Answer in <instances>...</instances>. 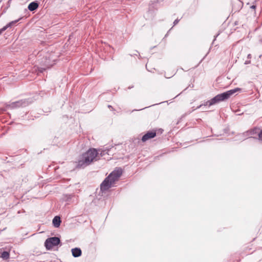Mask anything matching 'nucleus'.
Masks as SVG:
<instances>
[{"label":"nucleus","mask_w":262,"mask_h":262,"mask_svg":"<svg viewBox=\"0 0 262 262\" xmlns=\"http://www.w3.org/2000/svg\"><path fill=\"white\" fill-rule=\"evenodd\" d=\"M113 146L111 147H104L101 150V152L100 154L101 157H102L104 156L106 154L109 155V152L110 151V149L112 148Z\"/></svg>","instance_id":"obj_11"},{"label":"nucleus","mask_w":262,"mask_h":262,"mask_svg":"<svg viewBox=\"0 0 262 262\" xmlns=\"http://www.w3.org/2000/svg\"><path fill=\"white\" fill-rule=\"evenodd\" d=\"M219 34H217L216 36H215V38L217 37V36ZM214 39H215V38H214Z\"/></svg>","instance_id":"obj_23"},{"label":"nucleus","mask_w":262,"mask_h":262,"mask_svg":"<svg viewBox=\"0 0 262 262\" xmlns=\"http://www.w3.org/2000/svg\"><path fill=\"white\" fill-rule=\"evenodd\" d=\"M156 132L155 130L148 132L144 136H143L141 140L143 142H145L149 139L155 138L156 136Z\"/></svg>","instance_id":"obj_6"},{"label":"nucleus","mask_w":262,"mask_h":262,"mask_svg":"<svg viewBox=\"0 0 262 262\" xmlns=\"http://www.w3.org/2000/svg\"><path fill=\"white\" fill-rule=\"evenodd\" d=\"M30 102L29 99H22L19 101L13 102L7 105L8 108L14 109L20 107H25L29 105Z\"/></svg>","instance_id":"obj_5"},{"label":"nucleus","mask_w":262,"mask_h":262,"mask_svg":"<svg viewBox=\"0 0 262 262\" xmlns=\"http://www.w3.org/2000/svg\"><path fill=\"white\" fill-rule=\"evenodd\" d=\"M180 19H176L174 21H173V26H175L180 21Z\"/></svg>","instance_id":"obj_14"},{"label":"nucleus","mask_w":262,"mask_h":262,"mask_svg":"<svg viewBox=\"0 0 262 262\" xmlns=\"http://www.w3.org/2000/svg\"><path fill=\"white\" fill-rule=\"evenodd\" d=\"M60 243V239L57 237H52L47 238L45 242V246L47 249L50 250L54 246H57Z\"/></svg>","instance_id":"obj_4"},{"label":"nucleus","mask_w":262,"mask_h":262,"mask_svg":"<svg viewBox=\"0 0 262 262\" xmlns=\"http://www.w3.org/2000/svg\"><path fill=\"white\" fill-rule=\"evenodd\" d=\"M38 7V3L37 1H34L30 3L28 5V8L30 11L35 10Z\"/></svg>","instance_id":"obj_8"},{"label":"nucleus","mask_w":262,"mask_h":262,"mask_svg":"<svg viewBox=\"0 0 262 262\" xmlns=\"http://www.w3.org/2000/svg\"><path fill=\"white\" fill-rule=\"evenodd\" d=\"M152 5H154V3L152 2V3L150 4V8L151 7Z\"/></svg>","instance_id":"obj_21"},{"label":"nucleus","mask_w":262,"mask_h":262,"mask_svg":"<svg viewBox=\"0 0 262 262\" xmlns=\"http://www.w3.org/2000/svg\"><path fill=\"white\" fill-rule=\"evenodd\" d=\"M159 1L160 0H154L153 2H155V3H158L159 2Z\"/></svg>","instance_id":"obj_19"},{"label":"nucleus","mask_w":262,"mask_h":262,"mask_svg":"<svg viewBox=\"0 0 262 262\" xmlns=\"http://www.w3.org/2000/svg\"><path fill=\"white\" fill-rule=\"evenodd\" d=\"M251 9H255V8H256V5H253L251 6Z\"/></svg>","instance_id":"obj_17"},{"label":"nucleus","mask_w":262,"mask_h":262,"mask_svg":"<svg viewBox=\"0 0 262 262\" xmlns=\"http://www.w3.org/2000/svg\"><path fill=\"white\" fill-rule=\"evenodd\" d=\"M1 257L6 259L9 258V253L7 251H3L1 254Z\"/></svg>","instance_id":"obj_12"},{"label":"nucleus","mask_w":262,"mask_h":262,"mask_svg":"<svg viewBox=\"0 0 262 262\" xmlns=\"http://www.w3.org/2000/svg\"><path fill=\"white\" fill-rule=\"evenodd\" d=\"M108 106V108H110L113 109V107H112L111 105H108V106Z\"/></svg>","instance_id":"obj_20"},{"label":"nucleus","mask_w":262,"mask_h":262,"mask_svg":"<svg viewBox=\"0 0 262 262\" xmlns=\"http://www.w3.org/2000/svg\"><path fill=\"white\" fill-rule=\"evenodd\" d=\"M122 170L119 168L112 171L102 182L100 189L102 191L107 190L121 176Z\"/></svg>","instance_id":"obj_3"},{"label":"nucleus","mask_w":262,"mask_h":262,"mask_svg":"<svg viewBox=\"0 0 262 262\" xmlns=\"http://www.w3.org/2000/svg\"><path fill=\"white\" fill-rule=\"evenodd\" d=\"M18 20L19 19L15 20L12 21L9 23L5 26H4V27H3L2 29H0L1 30V32H3L8 28H11L13 25H15L16 23H17Z\"/></svg>","instance_id":"obj_10"},{"label":"nucleus","mask_w":262,"mask_h":262,"mask_svg":"<svg viewBox=\"0 0 262 262\" xmlns=\"http://www.w3.org/2000/svg\"><path fill=\"white\" fill-rule=\"evenodd\" d=\"M72 255L74 257H78L81 255L82 251L79 248H74L71 250Z\"/></svg>","instance_id":"obj_7"},{"label":"nucleus","mask_w":262,"mask_h":262,"mask_svg":"<svg viewBox=\"0 0 262 262\" xmlns=\"http://www.w3.org/2000/svg\"><path fill=\"white\" fill-rule=\"evenodd\" d=\"M98 155V151L96 149L90 148L79 158L77 162L76 167L78 168H85L96 160Z\"/></svg>","instance_id":"obj_1"},{"label":"nucleus","mask_w":262,"mask_h":262,"mask_svg":"<svg viewBox=\"0 0 262 262\" xmlns=\"http://www.w3.org/2000/svg\"><path fill=\"white\" fill-rule=\"evenodd\" d=\"M45 70H46V68H38V71L40 73H42L44 71H45Z\"/></svg>","instance_id":"obj_13"},{"label":"nucleus","mask_w":262,"mask_h":262,"mask_svg":"<svg viewBox=\"0 0 262 262\" xmlns=\"http://www.w3.org/2000/svg\"><path fill=\"white\" fill-rule=\"evenodd\" d=\"M247 58L248 59H250L251 58V55L250 54H248V56H247Z\"/></svg>","instance_id":"obj_18"},{"label":"nucleus","mask_w":262,"mask_h":262,"mask_svg":"<svg viewBox=\"0 0 262 262\" xmlns=\"http://www.w3.org/2000/svg\"><path fill=\"white\" fill-rule=\"evenodd\" d=\"M249 63H250V60H246L245 62V64H249Z\"/></svg>","instance_id":"obj_16"},{"label":"nucleus","mask_w":262,"mask_h":262,"mask_svg":"<svg viewBox=\"0 0 262 262\" xmlns=\"http://www.w3.org/2000/svg\"><path fill=\"white\" fill-rule=\"evenodd\" d=\"M241 91V89L236 88L234 89L227 91L223 93L218 94L216 96H215L214 97L212 98L210 100L204 102V103L200 104L199 106H197V107L195 109H193V111H194V110L199 109V108L202 107L203 106H206V105L211 106V105H214L216 103H217L221 101H223L225 100H227L228 98H229L234 94H235L236 92H239Z\"/></svg>","instance_id":"obj_2"},{"label":"nucleus","mask_w":262,"mask_h":262,"mask_svg":"<svg viewBox=\"0 0 262 262\" xmlns=\"http://www.w3.org/2000/svg\"><path fill=\"white\" fill-rule=\"evenodd\" d=\"M53 226L55 228H58L60 226L61 223V219L59 216H55L52 221Z\"/></svg>","instance_id":"obj_9"},{"label":"nucleus","mask_w":262,"mask_h":262,"mask_svg":"<svg viewBox=\"0 0 262 262\" xmlns=\"http://www.w3.org/2000/svg\"><path fill=\"white\" fill-rule=\"evenodd\" d=\"M258 137L259 139L262 140V130L258 133Z\"/></svg>","instance_id":"obj_15"},{"label":"nucleus","mask_w":262,"mask_h":262,"mask_svg":"<svg viewBox=\"0 0 262 262\" xmlns=\"http://www.w3.org/2000/svg\"><path fill=\"white\" fill-rule=\"evenodd\" d=\"M3 32H1V30H0V35Z\"/></svg>","instance_id":"obj_22"}]
</instances>
